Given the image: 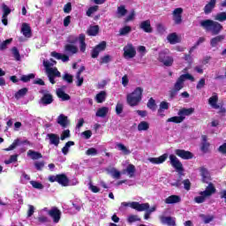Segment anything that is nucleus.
<instances>
[{"instance_id":"nucleus-1","label":"nucleus","mask_w":226,"mask_h":226,"mask_svg":"<svg viewBox=\"0 0 226 226\" xmlns=\"http://www.w3.org/2000/svg\"><path fill=\"white\" fill-rule=\"evenodd\" d=\"M200 26L207 33H211L212 36L220 34V33H222V29H223V26H222V24L213 19L201 20L200 22Z\"/></svg>"},{"instance_id":"nucleus-2","label":"nucleus","mask_w":226,"mask_h":226,"mask_svg":"<svg viewBox=\"0 0 226 226\" xmlns=\"http://www.w3.org/2000/svg\"><path fill=\"white\" fill-rule=\"evenodd\" d=\"M142 93H144V89H142L140 87H138L132 93L128 94L126 97L128 105H130V107H137L139 102H142Z\"/></svg>"},{"instance_id":"nucleus-3","label":"nucleus","mask_w":226,"mask_h":226,"mask_svg":"<svg viewBox=\"0 0 226 226\" xmlns=\"http://www.w3.org/2000/svg\"><path fill=\"white\" fill-rule=\"evenodd\" d=\"M157 60L167 67H170L174 64V57L169 55L168 49L159 52Z\"/></svg>"},{"instance_id":"nucleus-4","label":"nucleus","mask_w":226,"mask_h":226,"mask_svg":"<svg viewBox=\"0 0 226 226\" xmlns=\"http://www.w3.org/2000/svg\"><path fill=\"white\" fill-rule=\"evenodd\" d=\"M49 183H58L61 186H69L70 185V178L66 174L62 173L56 176L51 175L49 177Z\"/></svg>"},{"instance_id":"nucleus-5","label":"nucleus","mask_w":226,"mask_h":226,"mask_svg":"<svg viewBox=\"0 0 226 226\" xmlns=\"http://www.w3.org/2000/svg\"><path fill=\"white\" fill-rule=\"evenodd\" d=\"M122 206L124 207H128V206H130L132 209H135L136 211H139V212L146 211V209H149V203L139 204L137 201H132L131 203L122 202Z\"/></svg>"},{"instance_id":"nucleus-6","label":"nucleus","mask_w":226,"mask_h":226,"mask_svg":"<svg viewBox=\"0 0 226 226\" xmlns=\"http://www.w3.org/2000/svg\"><path fill=\"white\" fill-rule=\"evenodd\" d=\"M40 94H42L40 99L41 105L47 106L54 103V95H52L49 90H40Z\"/></svg>"},{"instance_id":"nucleus-7","label":"nucleus","mask_w":226,"mask_h":226,"mask_svg":"<svg viewBox=\"0 0 226 226\" xmlns=\"http://www.w3.org/2000/svg\"><path fill=\"white\" fill-rule=\"evenodd\" d=\"M135 56H137L135 47H133L132 43H127V45L124 47V57L125 59H133Z\"/></svg>"},{"instance_id":"nucleus-8","label":"nucleus","mask_w":226,"mask_h":226,"mask_svg":"<svg viewBox=\"0 0 226 226\" xmlns=\"http://www.w3.org/2000/svg\"><path fill=\"white\" fill-rule=\"evenodd\" d=\"M107 49V41H102L99 44H97L91 51V57L93 59H96L98 56H100V52H103Z\"/></svg>"},{"instance_id":"nucleus-9","label":"nucleus","mask_w":226,"mask_h":226,"mask_svg":"<svg viewBox=\"0 0 226 226\" xmlns=\"http://www.w3.org/2000/svg\"><path fill=\"white\" fill-rule=\"evenodd\" d=\"M48 215L52 218L54 223H59L62 213L57 207H53L51 209L48 210Z\"/></svg>"},{"instance_id":"nucleus-10","label":"nucleus","mask_w":226,"mask_h":226,"mask_svg":"<svg viewBox=\"0 0 226 226\" xmlns=\"http://www.w3.org/2000/svg\"><path fill=\"white\" fill-rule=\"evenodd\" d=\"M172 15L175 26H181V24H183V8H176L172 11Z\"/></svg>"},{"instance_id":"nucleus-11","label":"nucleus","mask_w":226,"mask_h":226,"mask_svg":"<svg viewBox=\"0 0 226 226\" xmlns=\"http://www.w3.org/2000/svg\"><path fill=\"white\" fill-rule=\"evenodd\" d=\"M170 163L173 167V169H176V170H177V172H183L185 170V169L183 168V163L174 154L170 155Z\"/></svg>"},{"instance_id":"nucleus-12","label":"nucleus","mask_w":226,"mask_h":226,"mask_svg":"<svg viewBox=\"0 0 226 226\" xmlns=\"http://www.w3.org/2000/svg\"><path fill=\"white\" fill-rule=\"evenodd\" d=\"M211 143L207 141V135L201 136V143H200V151L204 154H207V153H211Z\"/></svg>"},{"instance_id":"nucleus-13","label":"nucleus","mask_w":226,"mask_h":226,"mask_svg":"<svg viewBox=\"0 0 226 226\" xmlns=\"http://www.w3.org/2000/svg\"><path fill=\"white\" fill-rule=\"evenodd\" d=\"M175 154L179 158H182V160H192V158H193V153L185 149H176Z\"/></svg>"},{"instance_id":"nucleus-14","label":"nucleus","mask_w":226,"mask_h":226,"mask_svg":"<svg viewBox=\"0 0 226 226\" xmlns=\"http://www.w3.org/2000/svg\"><path fill=\"white\" fill-rule=\"evenodd\" d=\"M214 193H216V187L213 183H209L208 186L206 187L205 191L199 192V195H205L207 197H211Z\"/></svg>"},{"instance_id":"nucleus-15","label":"nucleus","mask_w":226,"mask_h":226,"mask_svg":"<svg viewBox=\"0 0 226 226\" xmlns=\"http://www.w3.org/2000/svg\"><path fill=\"white\" fill-rule=\"evenodd\" d=\"M167 158H169V154H163L159 157L148 158V162H150V163H153L154 165H160L163 163L167 160Z\"/></svg>"},{"instance_id":"nucleus-16","label":"nucleus","mask_w":226,"mask_h":226,"mask_svg":"<svg viewBox=\"0 0 226 226\" xmlns=\"http://www.w3.org/2000/svg\"><path fill=\"white\" fill-rule=\"evenodd\" d=\"M139 29H142L144 33H153V27L151 26V20L147 19L139 24Z\"/></svg>"},{"instance_id":"nucleus-17","label":"nucleus","mask_w":226,"mask_h":226,"mask_svg":"<svg viewBox=\"0 0 226 226\" xmlns=\"http://www.w3.org/2000/svg\"><path fill=\"white\" fill-rule=\"evenodd\" d=\"M200 176L202 177V181L204 183H209L211 181V175L209 174V171L205 167H201L200 169Z\"/></svg>"},{"instance_id":"nucleus-18","label":"nucleus","mask_w":226,"mask_h":226,"mask_svg":"<svg viewBox=\"0 0 226 226\" xmlns=\"http://www.w3.org/2000/svg\"><path fill=\"white\" fill-rule=\"evenodd\" d=\"M216 7V0H210L204 7L205 15H209Z\"/></svg>"},{"instance_id":"nucleus-19","label":"nucleus","mask_w":226,"mask_h":226,"mask_svg":"<svg viewBox=\"0 0 226 226\" xmlns=\"http://www.w3.org/2000/svg\"><path fill=\"white\" fill-rule=\"evenodd\" d=\"M160 220L163 225L176 226V220L171 216L162 215L160 217Z\"/></svg>"},{"instance_id":"nucleus-20","label":"nucleus","mask_w":226,"mask_h":226,"mask_svg":"<svg viewBox=\"0 0 226 226\" xmlns=\"http://www.w3.org/2000/svg\"><path fill=\"white\" fill-rule=\"evenodd\" d=\"M195 112V108H182L178 111V116L184 117V119H186V116H192Z\"/></svg>"},{"instance_id":"nucleus-21","label":"nucleus","mask_w":226,"mask_h":226,"mask_svg":"<svg viewBox=\"0 0 226 226\" xmlns=\"http://www.w3.org/2000/svg\"><path fill=\"white\" fill-rule=\"evenodd\" d=\"M165 204H179L181 202V196L170 195L164 200Z\"/></svg>"},{"instance_id":"nucleus-22","label":"nucleus","mask_w":226,"mask_h":226,"mask_svg":"<svg viewBox=\"0 0 226 226\" xmlns=\"http://www.w3.org/2000/svg\"><path fill=\"white\" fill-rule=\"evenodd\" d=\"M208 103L213 109H220V105H218V94L216 93H214V95L208 99Z\"/></svg>"},{"instance_id":"nucleus-23","label":"nucleus","mask_w":226,"mask_h":226,"mask_svg":"<svg viewBox=\"0 0 226 226\" xmlns=\"http://www.w3.org/2000/svg\"><path fill=\"white\" fill-rule=\"evenodd\" d=\"M47 137L49 139V144L52 146H59V136L55 133H48Z\"/></svg>"},{"instance_id":"nucleus-24","label":"nucleus","mask_w":226,"mask_h":226,"mask_svg":"<svg viewBox=\"0 0 226 226\" xmlns=\"http://www.w3.org/2000/svg\"><path fill=\"white\" fill-rule=\"evenodd\" d=\"M79 41L80 52H86V48L87 47V44H86V34H80L79 35Z\"/></svg>"},{"instance_id":"nucleus-25","label":"nucleus","mask_w":226,"mask_h":226,"mask_svg":"<svg viewBox=\"0 0 226 226\" xmlns=\"http://www.w3.org/2000/svg\"><path fill=\"white\" fill-rule=\"evenodd\" d=\"M21 32L26 36V38H31L32 32H31V26L27 23H23L21 26Z\"/></svg>"},{"instance_id":"nucleus-26","label":"nucleus","mask_w":226,"mask_h":226,"mask_svg":"<svg viewBox=\"0 0 226 226\" xmlns=\"http://www.w3.org/2000/svg\"><path fill=\"white\" fill-rule=\"evenodd\" d=\"M100 33V26L98 25L90 26L87 30L88 36H96Z\"/></svg>"},{"instance_id":"nucleus-27","label":"nucleus","mask_w":226,"mask_h":226,"mask_svg":"<svg viewBox=\"0 0 226 226\" xmlns=\"http://www.w3.org/2000/svg\"><path fill=\"white\" fill-rule=\"evenodd\" d=\"M224 40H225V35L223 34L217 35L210 40V45L211 47H216L218 43H222V41Z\"/></svg>"},{"instance_id":"nucleus-28","label":"nucleus","mask_w":226,"mask_h":226,"mask_svg":"<svg viewBox=\"0 0 226 226\" xmlns=\"http://www.w3.org/2000/svg\"><path fill=\"white\" fill-rule=\"evenodd\" d=\"M56 122L63 128H66V126H68V117L61 114L60 116H58Z\"/></svg>"},{"instance_id":"nucleus-29","label":"nucleus","mask_w":226,"mask_h":226,"mask_svg":"<svg viewBox=\"0 0 226 226\" xmlns=\"http://www.w3.org/2000/svg\"><path fill=\"white\" fill-rule=\"evenodd\" d=\"M56 96L57 98H60L62 102H68V100H72V97L70 96V94H65L62 89H58L56 91Z\"/></svg>"},{"instance_id":"nucleus-30","label":"nucleus","mask_w":226,"mask_h":226,"mask_svg":"<svg viewBox=\"0 0 226 226\" xmlns=\"http://www.w3.org/2000/svg\"><path fill=\"white\" fill-rule=\"evenodd\" d=\"M107 100V92L101 91L95 95V102L96 103H103Z\"/></svg>"},{"instance_id":"nucleus-31","label":"nucleus","mask_w":226,"mask_h":226,"mask_svg":"<svg viewBox=\"0 0 226 226\" xmlns=\"http://www.w3.org/2000/svg\"><path fill=\"white\" fill-rule=\"evenodd\" d=\"M108 114H109V108L102 107L97 109L95 116H96V117H107Z\"/></svg>"},{"instance_id":"nucleus-32","label":"nucleus","mask_w":226,"mask_h":226,"mask_svg":"<svg viewBox=\"0 0 226 226\" xmlns=\"http://www.w3.org/2000/svg\"><path fill=\"white\" fill-rule=\"evenodd\" d=\"M167 40L171 45H176V43H179V38L177 37V34L176 33L170 34L167 37Z\"/></svg>"},{"instance_id":"nucleus-33","label":"nucleus","mask_w":226,"mask_h":226,"mask_svg":"<svg viewBox=\"0 0 226 226\" xmlns=\"http://www.w3.org/2000/svg\"><path fill=\"white\" fill-rule=\"evenodd\" d=\"M27 91H29L27 87H23L15 93L14 97L16 98V100H20V98L27 94Z\"/></svg>"},{"instance_id":"nucleus-34","label":"nucleus","mask_w":226,"mask_h":226,"mask_svg":"<svg viewBox=\"0 0 226 226\" xmlns=\"http://www.w3.org/2000/svg\"><path fill=\"white\" fill-rule=\"evenodd\" d=\"M27 154L28 156H31L32 160H40V158H43L41 153L34 150H28Z\"/></svg>"},{"instance_id":"nucleus-35","label":"nucleus","mask_w":226,"mask_h":226,"mask_svg":"<svg viewBox=\"0 0 226 226\" xmlns=\"http://www.w3.org/2000/svg\"><path fill=\"white\" fill-rule=\"evenodd\" d=\"M46 72L48 77H58V79L61 78V72H58L57 68L48 69Z\"/></svg>"},{"instance_id":"nucleus-36","label":"nucleus","mask_w":226,"mask_h":226,"mask_svg":"<svg viewBox=\"0 0 226 226\" xmlns=\"http://www.w3.org/2000/svg\"><path fill=\"white\" fill-rule=\"evenodd\" d=\"M64 50L65 52H70L71 54H77L79 52V49L73 44H66L64 46Z\"/></svg>"},{"instance_id":"nucleus-37","label":"nucleus","mask_w":226,"mask_h":226,"mask_svg":"<svg viewBox=\"0 0 226 226\" xmlns=\"http://www.w3.org/2000/svg\"><path fill=\"white\" fill-rule=\"evenodd\" d=\"M183 87H185V81L183 80V79L181 77H179L176 83L174 84L173 88L176 89L177 91H181V89H183Z\"/></svg>"},{"instance_id":"nucleus-38","label":"nucleus","mask_w":226,"mask_h":226,"mask_svg":"<svg viewBox=\"0 0 226 226\" xmlns=\"http://www.w3.org/2000/svg\"><path fill=\"white\" fill-rule=\"evenodd\" d=\"M117 147L118 148V151H122L123 154L128 155L132 153L123 143H117Z\"/></svg>"},{"instance_id":"nucleus-39","label":"nucleus","mask_w":226,"mask_h":226,"mask_svg":"<svg viewBox=\"0 0 226 226\" xmlns=\"http://www.w3.org/2000/svg\"><path fill=\"white\" fill-rule=\"evenodd\" d=\"M185 121V117L178 115V117H171L168 118V123H176L177 124H179V123H183Z\"/></svg>"},{"instance_id":"nucleus-40","label":"nucleus","mask_w":226,"mask_h":226,"mask_svg":"<svg viewBox=\"0 0 226 226\" xmlns=\"http://www.w3.org/2000/svg\"><path fill=\"white\" fill-rule=\"evenodd\" d=\"M139 132H147L149 130V123L142 121L138 124Z\"/></svg>"},{"instance_id":"nucleus-41","label":"nucleus","mask_w":226,"mask_h":226,"mask_svg":"<svg viewBox=\"0 0 226 226\" xmlns=\"http://www.w3.org/2000/svg\"><path fill=\"white\" fill-rule=\"evenodd\" d=\"M215 20L217 22H225L226 20V11L218 12L215 15Z\"/></svg>"},{"instance_id":"nucleus-42","label":"nucleus","mask_w":226,"mask_h":226,"mask_svg":"<svg viewBox=\"0 0 226 226\" xmlns=\"http://www.w3.org/2000/svg\"><path fill=\"white\" fill-rule=\"evenodd\" d=\"M125 171L127 172L129 177H133L135 176V165L133 164H129L125 170Z\"/></svg>"},{"instance_id":"nucleus-43","label":"nucleus","mask_w":226,"mask_h":226,"mask_svg":"<svg viewBox=\"0 0 226 226\" xmlns=\"http://www.w3.org/2000/svg\"><path fill=\"white\" fill-rule=\"evenodd\" d=\"M117 13L119 15V17H124V15L128 13V10H126L125 5H120L117 7Z\"/></svg>"},{"instance_id":"nucleus-44","label":"nucleus","mask_w":226,"mask_h":226,"mask_svg":"<svg viewBox=\"0 0 226 226\" xmlns=\"http://www.w3.org/2000/svg\"><path fill=\"white\" fill-rule=\"evenodd\" d=\"M36 77V75H34V73H30L28 75H22L20 78L21 82H31V79H34Z\"/></svg>"},{"instance_id":"nucleus-45","label":"nucleus","mask_w":226,"mask_h":226,"mask_svg":"<svg viewBox=\"0 0 226 226\" xmlns=\"http://www.w3.org/2000/svg\"><path fill=\"white\" fill-rule=\"evenodd\" d=\"M129 33H132V26H125L119 30L120 36H126Z\"/></svg>"},{"instance_id":"nucleus-46","label":"nucleus","mask_w":226,"mask_h":226,"mask_svg":"<svg viewBox=\"0 0 226 226\" xmlns=\"http://www.w3.org/2000/svg\"><path fill=\"white\" fill-rule=\"evenodd\" d=\"M13 41L12 38L7 39L0 43V50H6L8 49V45Z\"/></svg>"},{"instance_id":"nucleus-47","label":"nucleus","mask_w":226,"mask_h":226,"mask_svg":"<svg viewBox=\"0 0 226 226\" xmlns=\"http://www.w3.org/2000/svg\"><path fill=\"white\" fill-rule=\"evenodd\" d=\"M147 107L148 109H150V110H156V101H154V99H153V97H151L149 100H148V102L147 104Z\"/></svg>"},{"instance_id":"nucleus-48","label":"nucleus","mask_w":226,"mask_h":226,"mask_svg":"<svg viewBox=\"0 0 226 226\" xmlns=\"http://www.w3.org/2000/svg\"><path fill=\"white\" fill-rule=\"evenodd\" d=\"M200 196H197L194 198V202H196V204H203V202H206V199L207 198V196H206V194H200Z\"/></svg>"},{"instance_id":"nucleus-49","label":"nucleus","mask_w":226,"mask_h":226,"mask_svg":"<svg viewBox=\"0 0 226 226\" xmlns=\"http://www.w3.org/2000/svg\"><path fill=\"white\" fill-rule=\"evenodd\" d=\"M19 144L20 139H17L12 142V144L9 147L4 148V151H13V149H15L17 146H19Z\"/></svg>"},{"instance_id":"nucleus-50","label":"nucleus","mask_w":226,"mask_h":226,"mask_svg":"<svg viewBox=\"0 0 226 226\" xmlns=\"http://www.w3.org/2000/svg\"><path fill=\"white\" fill-rule=\"evenodd\" d=\"M19 144L20 139H17L12 142V144L9 147L4 148V151H13V149H15L17 146H19Z\"/></svg>"},{"instance_id":"nucleus-51","label":"nucleus","mask_w":226,"mask_h":226,"mask_svg":"<svg viewBox=\"0 0 226 226\" xmlns=\"http://www.w3.org/2000/svg\"><path fill=\"white\" fill-rule=\"evenodd\" d=\"M12 56L15 58L16 61H20V52L19 51V49L17 47H13L11 49Z\"/></svg>"},{"instance_id":"nucleus-52","label":"nucleus","mask_w":226,"mask_h":226,"mask_svg":"<svg viewBox=\"0 0 226 226\" xmlns=\"http://www.w3.org/2000/svg\"><path fill=\"white\" fill-rule=\"evenodd\" d=\"M124 109V107L123 106V103L117 102L116 105V109H115V112H116L117 116H121V114H123Z\"/></svg>"},{"instance_id":"nucleus-53","label":"nucleus","mask_w":226,"mask_h":226,"mask_svg":"<svg viewBox=\"0 0 226 226\" xmlns=\"http://www.w3.org/2000/svg\"><path fill=\"white\" fill-rule=\"evenodd\" d=\"M182 80L185 82L186 79L187 80H191V82H195V78L190 74V73H186V74H182L180 75Z\"/></svg>"},{"instance_id":"nucleus-54","label":"nucleus","mask_w":226,"mask_h":226,"mask_svg":"<svg viewBox=\"0 0 226 226\" xmlns=\"http://www.w3.org/2000/svg\"><path fill=\"white\" fill-rule=\"evenodd\" d=\"M62 79L64 82H67V84H73V76L72 74L65 73Z\"/></svg>"},{"instance_id":"nucleus-55","label":"nucleus","mask_w":226,"mask_h":226,"mask_svg":"<svg viewBox=\"0 0 226 226\" xmlns=\"http://www.w3.org/2000/svg\"><path fill=\"white\" fill-rule=\"evenodd\" d=\"M18 158H19V154L11 155L9 160L4 161V163L5 165H10V163H14L15 162H17Z\"/></svg>"},{"instance_id":"nucleus-56","label":"nucleus","mask_w":226,"mask_h":226,"mask_svg":"<svg viewBox=\"0 0 226 226\" xmlns=\"http://www.w3.org/2000/svg\"><path fill=\"white\" fill-rule=\"evenodd\" d=\"M87 156H96L98 154V150L94 147L88 148L86 151Z\"/></svg>"},{"instance_id":"nucleus-57","label":"nucleus","mask_w":226,"mask_h":226,"mask_svg":"<svg viewBox=\"0 0 226 226\" xmlns=\"http://www.w3.org/2000/svg\"><path fill=\"white\" fill-rule=\"evenodd\" d=\"M30 185H32L33 188H35L36 190H43V184L38 181H31Z\"/></svg>"},{"instance_id":"nucleus-58","label":"nucleus","mask_w":226,"mask_h":226,"mask_svg":"<svg viewBox=\"0 0 226 226\" xmlns=\"http://www.w3.org/2000/svg\"><path fill=\"white\" fill-rule=\"evenodd\" d=\"M3 19L6 18L9 16L10 13H11V9L8 6H6V4H3Z\"/></svg>"},{"instance_id":"nucleus-59","label":"nucleus","mask_w":226,"mask_h":226,"mask_svg":"<svg viewBox=\"0 0 226 226\" xmlns=\"http://www.w3.org/2000/svg\"><path fill=\"white\" fill-rule=\"evenodd\" d=\"M205 86H206V79L201 78V79L199 80V82H198V84H197V86H196V89H197L198 91H200V89H202L203 87H205Z\"/></svg>"},{"instance_id":"nucleus-60","label":"nucleus","mask_w":226,"mask_h":226,"mask_svg":"<svg viewBox=\"0 0 226 226\" xmlns=\"http://www.w3.org/2000/svg\"><path fill=\"white\" fill-rule=\"evenodd\" d=\"M88 188L93 193H100V189L96 185H93V182L90 181L88 184Z\"/></svg>"},{"instance_id":"nucleus-61","label":"nucleus","mask_w":226,"mask_h":226,"mask_svg":"<svg viewBox=\"0 0 226 226\" xmlns=\"http://www.w3.org/2000/svg\"><path fill=\"white\" fill-rule=\"evenodd\" d=\"M96 11H98V5L92 6L87 11V16L91 17V15Z\"/></svg>"},{"instance_id":"nucleus-62","label":"nucleus","mask_w":226,"mask_h":226,"mask_svg":"<svg viewBox=\"0 0 226 226\" xmlns=\"http://www.w3.org/2000/svg\"><path fill=\"white\" fill-rule=\"evenodd\" d=\"M177 93H179L178 90H176V88H171L169 91L170 100H174V98H176V96H177Z\"/></svg>"},{"instance_id":"nucleus-63","label":"nucleus","mask_w":226,"mask_h":226,"mask_svg":"<svg viewBox=\"0 0 226 226\" xmlns=\"http://www.w3.org/2000/svg\"><path fill=\"white\" fill-rule=\"evenodd\" d=\"M129 223H134V222H140V218L138 215H130L127 219Z\"/></svg>"},{"instance_id":"nucleus-64","label":"nucleus","mask_w":226,"mask_h":226,"mask_svg":"<svg viewBox=\"0 0 226 226\" xmlns=\"http://www.w3.org/2000/svg\"><path fill=\"white\" fill-rule=\"evenodd\" d=\"M218 152L221 153V154H226V143H223L218 147Z\"/></svg>"}]
</instances>
